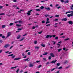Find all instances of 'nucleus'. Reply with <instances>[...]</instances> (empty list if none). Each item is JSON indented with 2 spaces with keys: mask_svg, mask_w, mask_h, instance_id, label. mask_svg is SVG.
<instances>
[{
  "mask_svg": "<svg viewBox=\"0 0 73 73\" xmlns=\"http://www.w3.org/2000/svg\"><path fill=\"white\" fill-rule=\"evenodd\" d=\"M68 17H69L71 16V17H72V16H73V13H71L70 14H68L67 15Z\"/></svg>",
  "mask_w": 73,
  "mask_h": 73,
  "instance_id": "f257e3e1",
  "label": "nucleus"
},
{
  "mask_svg": "<svg viewBox=\"0 0 73 73\" xmlns=\"http://www.w3.org/2000/svg\"><path fill=\"white\" fill-rule=\"evenodd\" d=\"M32 10H31L30 11H28V12H28L27 13V15H28V16H29V15H31V12H32Z\"/></svg>",
  "mask_w": 73,
  "mask_h": 73,
  "instance_id": "f03ea898",
  "label": "nucleus"
},
{
  "mask_svg": "<svg viewBox=\"0 0 73 73\" xmlns=\"http://www.w3.org/2000/svg\"><path fill=\"white\" fill-rule=\"evenodd\" d=\"M52 37V35H48L46 36V38H51Z\"/></svg>",
  "mask_w": 73,
  "mask_h": 73,
  "instance_id": "7ed1b4c3",
  "label": "nucleus"
},
{
  "mask_svg": "<svg viewBox=\"0 0 73 73\" xmlns=\"http://www.w3.org/2000/svg\"><path fill=\"white\" fill-rule=\"evenodd\" d=\"M34 66V64H32V63H30L29 64V67L30 68H31V67H33Z\"/></svg>",
  "mask_w": 73,
  "mask_h": 73,
  "instance_id": "20e7f679",
  "label": "nucleus"
},
{
  "mask_svg": "<svg viewBox=\"0 0 73 73\" xmlns=\"http://www.w3.org/2000/svg\"><path fill=\"white\" fill-rule=\"evenodd\" d=\"M11 35V33L9 32L7 33V37H9Z\"/></svg>",
  "mask_w": 73,
  "mask_h": 73,
  "instance_id": "39448f33",
  "label": "nucleus"
},
{
  "mask_svg": "<svg viewBox=\"0 0 73 73\" xmlns=\"http://www.w3.org/2000/svg\"><path fill=\"white\" fill-rule=\"evenodd\" d=\"M9 46H10V45H9V44H7L4 46V48H8V47H9Z\"/></svg>",
  "mask_w": 73,
  "mask_h": 73,
  "instance_id": "423d86ee",
  "label": "nucleus"
},
{
  "mask_svg": "<svg viewBox=\"0 0 73 73\" xmlns=\"http://www.w3.org/2000/svg\"><path fill=\"white\" fill-rule=\"evenodd\" d=\"M62 21H67V18H64L61 19Z\"/></svg>",
  "mask_w": 73,
  "mask_h": 73,
  "instance_id": "0eeeda50",
  "label": "nucleus"
},
{
  "mask_svg": "<svg viewBox=\"0 0 73 73\" xmlns=\"http://www.w3.org/2000/svg\"><path fill=\"white\" fill-rule=\"evenodd\" d=\"M57 61L56 60H55V61H53L52 62H50V63L51 64H53V63L54 64H55L56 63V62Z\"/></svg>",
  "mask_w": 73,
  "mask_h": 73,
  "instance_id": "6e6552de",
  "label": "nucleus"
},
{
  "mask_svg": "<svg viewBox=\"0 0 73 73\" xmlns=\"http://www.w3.org/2000/svg\"><path fill=\"white\" fill-rule=\"evenodd\" d=\"M68 23L69 24H71V25H73V22L71 21H69L68 22Z\"/></svg>",
  "mask_w": 73,
  "mask_h": 73,
  "instance_id": "1a4fd4ad",
  "label": "nucleus"
},
{
  "mask_svg": "<svg viewBox=\"0 0 73 73\" xmlns=\"http://www.w3.org/2000/svg\"><path fill=\"white\" fill-rule=\"evenodd\" d=\"M45 9H46L47 11H50V8L48 7H45Z\"/></svg>",
  "mask_w": 73,
  "mask_h": 73,
  "instance_id": "9d476101",
  "label": "nucleus"
},
{
  "mask_svg": "<svg viewBox=\"0 0 73 73\" xmlns=\"http://www.w3.org/2000/svg\"><path fill=\"white\" fill-rule=\"evenodd\" d=\"M50 55L51 57H54V55L52 53H51L50 54Z\"/></svg>",
  "mask_w": 73,
  "mask_h": 73,
  "instance_id": "9b49d317",
  "label": "nucleus"
},
{
  "mask_svg": "<svg viewBox=\"0 0 73 73\" xmlns=\"http://www.w3.org/2000/svg\"><path fill=\"white\" fill-rule=\"evenodd\" d=\"M21 58H16L14 59V60H20Z\"/></svg>",
  "mask_w": 73,
  "mask_h": 73,
  "instance_id": "f8f14e48",
  "label": "nucleus"
},
{
  "mask_svg": "<svg viewBox=\"0 0 73 73\" xmlns=\"http://www.w3.org/2000/svg\"><path fill=\"white\" fill-rule=\"evenodd\" d=\"M73 13V11H68L66 13V14H67V13Z\"/></svg>",
  "mask_w": 73,
  "mask_h": 73,
  "instance_id": "ddd939ff",
  "label": "nucleus"
},
{
  "mask_svg": "<svg viewBox=\"0 0 73 73\" xmlns=\"http://www.w3.org/2000/svg\"><path fill=\"white\" fill-rule=\"evenodd\" d=\"M21 37V36L20 35H19L17 36V39H19L20 38V37Z\"/></svg>",
  "mask_w": 73,
  "mask_h": 73,
  "instance_id": "4468645a",
  "label": "nucleus"
},
{
  "mask_svg": "<svg viewBox=\"0 0 73 73\" xmlns=\"http://www.w3.org/2000/svg\"><path fill=\"white\" fill-rule=\"evenodd\" d=\"M5 27H6V25H3L2 26V28H5Z\"/></svg>",
  "mask_w": 73,
  "mask_h": 73,
  "instance_id": "2eb2a0df",
  "label": "nucleus"
},
{
  "mask_svg": "<svg viewBox=\"0 0 73 73\" xmlns=\"http://www.w3.org/2000/svg\"><path fill=\"white\" fill-rule=\"evenodd\" d=\"M40 8L41 9H43L44 8V7L42 6L41 7H40Z\"/></svg>",
  "mask_w": 73,
  "mask_h": 73,
  "instance_id": "dca6fc26",
  "label": "nucleus"
},
{
  "mask_svg": "<svg viewBox=\"0 0 73 73\" xmlns=\"http://www.w3.org/2000/svg\"><path fill=\"white\" fill-rule=\"evenodd\" d=\"M29 58H27V59H24V61L26 62V61H29V60H28V59H29Z\"/></svg>",
  "mask_w": 73,
  "mask_h": 73,
  "instance_id": "f3484780",
  "label": "nucleus"
},
{
  "mask_svg": "<svg viewBox=\"0 0 73 73\" xmlns=\"http://www.w3.org/2000/svg\"><path fill=\"white\" fill-rule=\"evenodd\" d=\"M45 16L46 17H49V15L48 14H46L45 15Z\"/></svg>",
  "mask_w": 73,
  "mask_h": 73,
  "instance_id": "a211bd4d",
  "label": "nucleus"
},
{
  "mask_svg": "<svg viewBox=\"0 0 73 73\" xmlns=\"http://www.w3.org/2000/svg\"><path fill=\"white\" fill-rule=\"evenodd\" d=\"M34 43L35 44H37V41L36 40H35L34 41Z\"/></svg>",
  "mask_w": 73,
  "mask_h": 73,
  "instance_id": "6ab92c4d",
  "label": "nucleus"
},
{
  "mask_svg": "<svg viewBox=\"0 0 73 73\" xmlns=\"http://www.w3.org/2000/svg\"><path fill=\"white\" fill-rule=\"evenodd\" d=\"M68 61L65 60V61L64 62V64H68Z\"/></svg>",
  "mask_w": 73,
  "mask_h": 73,
  "instance_id": "aec40b11",
  "label": "nucleus"
},
{
  "mask_svg": "<svg viewBox=\"0 0 73 73\" xmlns=\"http://www.w3.org/2000/svg\"><path fill=\"white\" fill-rule=\"evenodd\" d=\"M64 3H65V4H66V3H69V0H67V1H64Z\"/></svg>",
  "mask_w": 73,
  "mask_h": 73,
  "instance_id": "412c9836",
  "label": "nucleus"
},
{
  "mask_svg": "<svg viewBox=\"0 0 73 73\" xmlns=\"http://www.w3.org/2000/svg\"><path fill=\"white\" fill-rule=\"evenodd\" d=\"M16 26L17 27H20V26H21V25L16 24Z\"/></svg>",
  "mask_w": 73,
  "mask_h": 73,
  "instance_id": "4be33fe9",
  "label": "nucleus"
},
{
  "mask_svg": "<svg viewBox=\"0 0 73 73\" xmlns=\"http://www.w3.org/2000/svg\"><path fill=\"white\" fill-rule=\"evenodd\" d=\"M47 54H48V52H45V53L43 55H44V56H45V55H47Z\"/></svg>",
  "mask_w": 73,
  "mask_h": 73,
  "instance_id": "5701e85b",
  "label": "nucleus"
},
{
  "mask_svg": "<svg viewBox=\"0 0 73 73\" xmlns=\"http://www.w3.org/2000/svg\"><path fill=\"white\" fill-rule=\"evenodd\" d=\"M13 24H14L13 23H10L9 24V25H10V26H12V25H13Z\"/></svg>",
  "mask_w": 73,
  "mask_h": 73,
  "instance_id": "b1692460",
  "label": "nucleus"
},
{
  "mask_svg": "<svg viewBox=\"0 0 73 73\" xmlns=\"http://www.w3.org/2000/svg\"><path fill=\"white\" fill-rule=\"evenodd\" d=\"M25 38H22L21 40H20L19 41H22L23 40H24V39Z\"/></svg>",
  "mask_w": 73,
  "mask_h": 73,
  "instance_id": "393cba45",
  "label": "nucleus"
},
{
  "mask_svg": "<svg viewBox=\"0 0 73 73\" xmlns=\"http://www.w3.org/2000/svg\"><path fill=\"white\" fill-rule=\"evenodd\" d=\"M73 8V5H72V6H70V9H72V10H73V8Z\"/></svg>",
  "mask_w": 73,
  "mask_h": 73,
  "instance_id": "a878e982",
  "label": "nucleus"
},
{
  "mask_svg": "<svg viewBox=\"0 0 73 73\" xmlns=\"http://www.w3.org/2000/svg\"><path fill=\"white\" fill-rule=\"evenodd\" d=\"M18 22L19 24H20L21 23H23V21H18Z\"/></svg>",
  "mask_w": 73,
  "mask_h": 73,
  "instance_id": "bb28decb",
  "label": "nucleus"
},
{
  "mask_svg": "<svg viewBox=\"0 0 73 73\" xmlns=\"http://www.w3.org/2000/svg\"><path fill=\"white\" fill-rule=\"evenodd\" d=\"M61 50H62V49L60 48L58 49V52H60Z\"/></svg>",
  "mask_w": 73,
  "mask_h": 73,
  "instance_id": "cd10ccee",
  "label": "nucleus"
},
{
  "mask_svg": "<svg viewBox=\"0 0 73 73\" xmlns=\"http://www.w3.org/2000/svg\"><path fill=\"white\" fill-rule=\"evenodd\" d=\"M35 49H39L40 47L38 46H35Z\"/></svg>",
  "mask_w": 73,
  "mask_h": 73,
  "instance_id": "c85d7f7f",
  "label": "nucleus"
},
{
  "mask_svg": "<svg viewBox=\"0 0 73 73\" xmlns=\"http://www.w3.org/2000/svg\"><path fill=\"white\" fill-rule=\"evenodd\" d=\"M50 23V21H46V24H49V23Z\"/></svg>",
  "mask_w": 73,
  "mask_h": 73,
  "instance_id": "c756f323",
  "label": "nucleus"
},
{
  "mask_svg": "<svg viewBox=\"0 0 73 73\" xmlns=\"http://www.w3.org/2000/svg\"><path fill=\"white\" fill-rule=\"evenodd\" d=\"M36 11H40V9H35Z\"/></svg>",
  "mask_w": 73,
  "mask_h": 73,
  "instance_id": "7c9ffc66",
  "label": "nucleus"
},
{
  "mask_svg": "<svg viewBox=\"0 0 73 73\" xmlns=\"http://www.w3.org/2000/svg\"><path fill=\"white\" fill-rule=\"evenodd\" d=\"M5 15V13H2L1 14H0V16H2V15Z\"/></svg>",
  "mask_w": 73,
  "mask_h": 73,
  "instance_id": "2f4dec72",
  "label": "nucleus"
},
{
  "mask_svg": "<svg viewBox=\"0 0 73 73\" xmlns=\"http://www.w3.org/2000/svg\"><path fill=\"white\" fill-rule=\"evenodd\" d=\"M69 40V38H67L65 39L64 41H68V40Z\"/></svg>",
  "mask_w": 73,
  "mask_h": 73,
  "instance_id": "473e14b6",
  "label": "nucleus"
},
{
  "mask_svg": "<svg viewBox=\"0 0 73 73\" xmlns=\"http://www.w3.org/2000/svg\"><path fill=\"white\" fill-rule=\"evenodd\" d=\"M50 64V62H48L46 63V65H48V64Z\"/></svg>",
  "mask_w": 73,
  "mask_h": 73,
  "instance_id": "72a5a7b5",
  "label": "nucleus"
},
{
  "mask_svg": "<svg viewBox=\"0 0 73 73\" xmlns=\"http://www.w3.org/2000/svg\"><path fill=\"white\" fill-rule=\"evenodd\" d=\"M17 66H16L14 67H11V69H15V68H17Z\"/></svg>",
  "mask_w": 73,
  "mask_h": 73,
  "instance_id": "f704fd0d",
  "label": "nucleus"
},
{
  "mask_svg": "<svg viewBox=\"0 0 73 73\" xmlns=\"http://www.w3.org/2000/svg\"><path fill=\"white\" fill-rule=\"evenodd\" d=\"M13 55V54H11V55H8V57H9V56H12Z\"/></svg>",
  "mask_w": 73,
  "mask_h": 73,
  "instance_id": "c9c22d12",
  "label": "nucleus"
},
{
  "mask_svg": "<svg viewBox=\"0 0 73 73\" xmlns=\"http://www.w3.org/2000/svg\"><path fill=\"white\" fill-rule=\"evenodd\" d=\"M58 69H62V66L58 68Z\"/></svg>",
  "mask_w": 73,
  "mask_h": 73,
  "instance_id": "e433bc0d",
  "label": "nucleus"
},
{
  "mask_svg": "<svg viewBox=\"0 0 73 73\" xmlns=\"http://www.w3.org/2000/svg\"><path fill=\"white\" fill-rule=\"evenodd\" d=\"M57 66H60V63H57V64H56Z\"/></svg>",
  "mask_w": 73,
  "mask_h": 73,
  "instance_id": "4c0bfd02",
  "label": "nucleus"
},
{
  "mask_svg": "<svg viewBox=\"0 0 73 73\" xmlns=\"http://www.w3.org/2000/svg\"><path fill=\"white\" fill-rule=\"evenodd\" d=\"M41 46H43V47H45V44H42Z\"/></svg>",
  "mask_w": 73,
  "mask_h": 73,
  "instance_id": "58836bf2",
  "label": "nucleus"
},
{
  "mask_svg": "<svg viewBox=\"0 0 73 73\" xmlns=\"http://www.w3.org/2000/svg\"><path fill=\"white\" fill-rule=\"evenodd\" d=\"M51 58H52V57L51 56H49L48 57V59L49 60H51Z\"/></svg>",
  "mask_w": 73,
  "mask_h": 73,
  "instance_id": "ea45409f",
  "label": "nucleus"
},
{
  "mask_svg": "<svg viewBox=\"0 0 73 73\" xmlns=\"http://www.w3.org/2000/svg\"><path fill=\"white\" fill-rule=\"evenodd\" d=\"M36 63H38V62H40V60H36Z\"/></svg>",
  "mask_w": 73,
  "mask_h": 73,
  "instance_id": "a19ab883",
  "label": "nucleus"
},
{
  "mask_svg": "<svg viewBox=\"0 0 73 73\" xmlns=\"http://www.w3.org/2000/svg\"><path fill=\"white\" fill-rule=\"evenodd\" d=\"M60 1H61L62 3H64V2H65V1H64V0H60Z\"/></svg>",
  "mask_w": 73,
  "mask_h": 73,
  "instance_id": "79ce46f5",
  "label": "nucleus"
},
{
  "mask_svg": "<svg viewBox=\"0 0 73 73\" xmlns=\"http://www.w3.org/2000/svg\"><path fill=\"white\" fill-rule=\"evenodd\" d=\"M41 66H42L41 65H40L38 66V68H41Z\"/></svg>",
  "mask_w": 73,
  "mask_h": 73,
  "instance_id": "37998d69",
  "label": "nucleus"
},
{
  "mask_svg": "<svg viewBox=\"0 0 73 73\" xmlns=\"http://www.w3.org/2000/svg\"><path fill=\"white\" fill-rule=\"evenodd\" d=\"M42 31L38 32V33H39V34H41V33H42Z\"/></svg>",
  "mask_w": 73,
  "mask_h": 73,
  "instance_id": "c03bdc74",
  "label": "nucleus"
},
{
  "mask_svg": "<svg viewBox=\"0 0 73 73\" xmlns=\"http://www.w3.org/2000/svg\"><path fill=\"white\" fill-rule=\"evenodd\" d=\"M55 39H56V40H58V37L57 36L55 38Z\"/></svg>",
  "mask_w": 73,
  "mask_h": 73,
  "instance_id": "a18cd8bd",
  "label": "nucleus"
},
{
  "mask_svg": "<svg viewBox=\"0 0 73 73\" xmlns=\"http://www.w3.org/2000/svg\"><path fill=\"white\" fill-rule=\"evenodd\" d=\"M43 59L44 60V61H46V59L45 58H43Z\"/></svg>",
  "mask_w": 73,
  "mask_h": 73,
  "instance_id": "49530a36",
  "label": "nucleus"
},
{
  "mask_svg": "<svg viewBox=\"0 0 73 73\" xmlns=\"http://www.w3.org/2000/svg\"><path fill=\"white\" fill-rule=\"evenodd\" d=\"M46 21H49V18H47L46 19Z\"/></svg>",
  "mask_w": 73,
  "mask_h": 73,
  "instance_id": "de8ad7c7",
  "label": "nucleus"
},
{
  "mask_svg": "<svg viewBox=\"0 0 73 73\" xmlns=\"http://www.w3.org/2000/svg\"><path fill=\"white\" fill-rule=\"evenodd\" d=\"M60 16V15H56L55 16V17H59Z\"/></svg>",
  "mask_w": 73,
  "mask_h": 73,
  "instance_id": "09e8293b",
  "label": "nucleus"
},
{
  "mask_svg": "<svg viewBox=\"0 0 73 73\" xmlns=\"http://www.w3.org/2000/svg\"><path fill=\"white\" fill-rule=\"evenodd\" d=\"M65 36H63L62 37V38H65Z\"/></svg>",
  "mask_w": 73,
  "mask_h": 73,
  "instance_id": "8fccbe9b",
  "label": "nucleus"
},
{
  "mask_svg": "<svg viewBox=\"0 0 73 73\" xmlns=\"http://www.w3.org/2000/svg\"><path fill=\"white\" fill-rule=\"evenodd\" d=\"M27 54L28 55H30L31 54V52H29Z\"/></svg>",
  "mask_w": 73,
  "mask_h": 73,
  "instance_id": "3c124183",
  "label": "nucleus"
},
{
  "mask_svg": "<svg viewBox=\"0 0 73 73\" xmlns=\"http://www.w3.org/2000/svg\"><path fill=\"white\" fill-rule=\"evenodd\" d=\"M13 46H11L10 48H9V49H12V48H13Z\"/></svg>",
  "mask_w": 73,
  "mask_h": 73,
  "instance_id": "603ef678",
  "label": "nucleus"
},
{
  "mask_svg": "<svg viewBox=\"0 0 73 73\" xmlns=\"http://www.w3.org/2000/svg\"><path fill=\"white\" fill-rule=\"evenodd\" d=\"M52 36L53 37H56V35H52Z\"/></svg>",
  "mask_w": 73,
  "mask_h": 73,
  "instance_id": "864d4df0",
  "label": "nucleus"
},
{
  "mask_svg": "<svg viewBox=\"0 0 73 73\" xmlns=\"http://www.w3.org/2000/svg\"><path fill=\"white\" fill-rule=\"evenodd\" d=\"M27 57V55H25V56L23 57V58H26Z\"/></svg>",
  "mask_w": 73,
  "mask_h": 73,
  "instance_id": "5fc2aeb1",
  "label": "nucleus"
},
{
  "mask_svg": "<svg viewBox=\"0 0 73 73\" xmlns=\"http://www.w3.org/2000/svg\"><path fill=\"white\" fill-rule=\"evenodd\" d=\"M19 70V69H18L16 71L17 73H18Z\"/></svg>",
  "mask_w": 73,
  "mask_h": 73,
  "instance_id": "6e6d98bb",
  "label": "nucleus"
},
{
  "mask_svg": "<svg viewBox=\"0 0 73 73\" xmlns=\"http://www.w3.org/2000/svg\"><path fill=\"white\" fill-rule=\"evenodd\" d=\"M54 69H55V68H53V69H52V70H51V72H52V71H53V70H54Z\"/></svg>",
  "mask_w": 73,
  "mask_h": 73,
  "instance_id": "4d7b16f0",
  "label": "nucleus"
},
{
  "mask_svg": "<svg viewBox=\"0 0 73 73\" xmlns=\"http://www.w3.org/2000/svg\"><path fill=\"white\" fill-rule=\"evenodd\" d=\"M42 23H45V21H42Z\"/></svg>",
  "mask_w": 73,
  "mask_h": 73,
  "instance_id": "13d9d810",
  "label": "nucleus"
},
{
  "mask_svg": "<svg viewBox=\"0 0 73 73\" xmlns=\"http://www.w3.org/2000/svg\"><path fill=\"white\" fill-rule=\"evenodd\" d=\"M3 8V6H0V9H2Z\"/></svg>",
  "mask_w": 73,
  "mask_h": 73,
  "instance_id": "bf43d9fd",
  "label": "nucleus"
},
{
  "mask_svg": "<svg viewBox=\"0 0 73 73\" xmlns=\"http://www.w3.org/2000/svg\"><path fill=\"white\" fill-rule=\"evenodd\" d=\"M50 24H48L46 26V27H48V26H50Z\"/></svg>",
  "mask_w": 73,
  "mask_h": 73,
  "instance_id": "052dcab7",
  "label": "nucleus"
},
{
  "mask_svg": "<svg viewBox=\"0 0 73 73\" xmlns=\"http://www.w3.org/2000/svg\"><path fill=\"white\" fill-rule=\"evenodd\" d=\"M58 5H59L58 4H57L56 5L55 7H57L58 6Z\"/></svg>",
  "mask_w": 73,
  "mask_h": 73,
  "instance_id": "680f3d73",
  "label": "nucleus"
},
{
  "mask_svg": "<svg viewBox=\"0 0 73 73\" xmlns=\"http://www.w3.org/2000/svg\"><path fill=\"white\" fill-rule=\"evenodd\" d=\"M13 1L14 2H17V1L16 0H13Z\"/></svg>",
  "mask_w": 73,
  "mask_h": 73,
  "instance_id": "e2e57ef3",
  "label": "nucleus"
},
{
  "mask_svg": "<svg viewBox=\"0 0 73 73\" xmlns=\"http://www.w3.org/2000/svg\"><path fill=\"white\" fill-rule=\"evenodd\" d=\"M58 19H56L55 20H54V21H58Z\"/></svg>",
  "mask_w": 73,
  "mask_h": 73,
  "instance_id": "0e129e2a",
  "label": "nucleus"
},
{
  "mask_svg": "<svg viewBox=\"0 0 73 73\" xmlns=\"http://www.w3.org/2000/svg\"><path fill=\"white\" fill-rule=\"evenodd\" d=\"M2 38H5V36H2Z\"/></svg>",
  "mask_w": 73,
  "mask_h": 73,
  "instance_id": "69168bd1",
  "label": "nucleus"
},
{
  "mask_svg": "<svg viewBox=\"0 0 73 73\" xmlns=\"http://www.w3.org/2000/svg\"><path fill=\"white\" fill-rule=\"evenodd\" d=\"M57 8H58V9H60V8H61V6L58 7H57Z\"/></svg>",
  "mask_w": 73,
  "mask_h": 73,
  "instance_id": "338daca9",
  "label": "nucleus"
},
{
  "mask_svg": "<svg viewBox=\"0 0 73 73\" xmlns=\"http://www.w3.org/2000/svg\"><path fill=\"white\" fill-rule=\"evenodd\" d=\"M35 28H36V27H34V26L33 27V29H35Z\"/></svg>",
  "mask_w": 73,
  "mask_h": 73,
  "instance_id": "774afa93",
  "label": "nucleus"
}]
</instances>
